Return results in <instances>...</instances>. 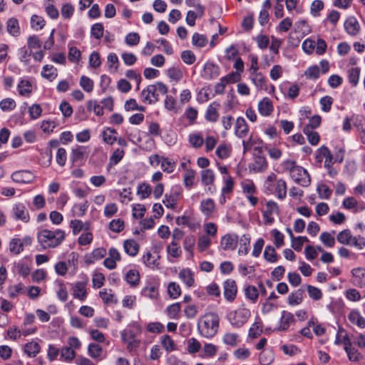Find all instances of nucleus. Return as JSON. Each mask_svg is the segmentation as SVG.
Segmentation results:
<instances>
[{"label": "nucleus", "instance_id": "obj_1", "mask_svg": "<svg viewBox=\"0 0 365 365\" xmlns=\"http://www.w3.org/2000/svg\"><path fill=\"white\" fill-rule=\"evenodd\" d=\"M65 236V232L62 230L57 229L55 231H51L44 229L38 232L37 239L43 249L53 248L61 244Z\"/></svg>", "mask_w": 365, "mask_h": 365}, {"label": "nucleus", "instance_id": "obj_2", "mask_svg": "<svg viewBox=\"0 0 365 365\" xmlns=\"http://www.w3.org/2000/svg\"><path fill=\"white\" fill-rule=\"evenodd\" d=\"M219 317L217 314L210 312L205 314L197 324L200 334L206 338L214 336L218 329Z\"/></svg>", "mask_w": 365, "mask_h": 365}, {"label": "nucleus", "instance_id": "obj_3", "mask_svg": "<svg viewBox=\"0 0 365 365\" xmlns=\"http://www.w3.org/2000/svg\"><path fill=\"white\" fill-rule=\"evenodd\" d=\"M167 92V86L159 81L155 84L148 86L142 91L140 96L143 102L153 104L159 101V93L165 94Z\"/></svg>", "mask_w": 365, "mask_h": 365}, {"label": "nucleus", "instance_id": "obj_4", "mask_svg": "<svg viewBox=\"0 0 365 365\" xmlns=\"http://www.w3.org/2000/svg\"><path fill=\"white\" fill-rule=\"evenodd\" d=\"M337 241L349 246H354L359 250H362L365 247V239L359 235L354 237L351 234V231L348 229L341 231L336 236Z\"/></svg>", "mask_w": 365, "mask_h": 365}, {"label": "nucleus", "instance_id": "obj_5", "mask_svg": "<svg viewBox=\"0 0 365 365\" xmlns=\"http://www.w3.org/2000/svg\"><path fill=\"white\" fill-rule=\"evenodd\" d=\"M250 316V312L248 309H240L230 312L227 315V319L233 327L240 328L247 321Z\"/></svg>", "mask_w": 365, "mask_h": 365}, {"label": "nucleus", "instance_id": "obj_6", "mask_svg": "<svg viewBox=\"0 0 365 365\" xmlns=\"http://www.w3.org/2000/svg\"><path fill=\"white\" fill-rule=\"evenodd\" d=\"M292 176L294 180L302 186L307 187L310 185L311 178L307 170L302 167L291 169Z\"/></svg>", "mask_w": 365, "mask_h": 365}, {"label": "nucleus", "instance_id": "obj_7", "mask_svg": "<svg viewBox=\"0 0 365 365\" xmlns=\"http://www.w3.org/2000/svg\"><path fill=\"white\" fill-rule=\"evenodd\" d=\"M279 208L277 202L273 200H269L266 202V210H262L263 218L267 224H272L274 218L272 217L273 214H278Z\"/></svg>", "mask_w": 365, "mask_h": 365}, {"label": "nucleus", "instance_id": "obj_8", "mask_svg": "<svg viewBox=\"0 0 365 365\" xmlns=\"http://www.w3.org/2000/svg\"><path fill=\"white\" fill-rule=\"evenodd\" d=\"M87 155L88 153L85 147L79 146L75 149H73L69 158L71 162L72 163V166L81 165Z\"/></svg>", "mask_w": 365, "mask_h": 365}, {"label": "nucleus", "instance_id": "obj_9", "mask_svg": "<svg viewBox=\"0 0 365 365\" xmlns=\"http://www.w3.org/2000/svg\"><path fill=\"white\" fill-rule=\"evenodd\" d=\"M12 215L16 220L28 222L30 220L29 212L23 203H17L13 206Z\"/></svg>", "mask_w": 365, "mask_h": 365}, {"label": "nucleus", "instance_id": "obj_10", "mask_svg": "<svg viewBox=\"0 0 365 365\" xmlns=\"http://www.w3.org/2000/svg\"><path fill=\"white\" fill-rule=\"evenodd\" d=\"M239 237L235 234H226L220 240V246L223 250H234L237 247Z\"/></svg>", "mask_w": 365, "mask_h": 365}, {"label": "nucleus", "instance_id": "obj_11", "mask_svg": "<svg viewBox=\"0 0 365 365\" xmlns=\"http://www.w3.org/2000/svg\"><path fill=\"white\" fill-rule=\"evenodd\" d=\"M224 296L225 298L230 302L233 301L237 294V288L236 282L234 279H227L224 284Z\"/></svg>", "mask_w": 365, "mask_h": 365}, {"label": "nucleus", "instance_id": "obj_12", "mask_svg": "<svg viewBox=\"0 0 365 365\" xmlns=\"http://www.w3.org/2000/svg\"><path fill=\"white\" fill-rule=\"evenodd\" d=\"M88 282V279L86 278L84 281L77 282L74 284L72 291L73 296L76 299H78L81 301H84L86 298L87 292L86 285Z\"/></svg>", "mask_w": 365, "mask_h": 365}, {"label": "nucleus", "instance_id": "obj_13", "mask_svg": "<svg viewBox=\"0 0 365 365\" xmlns=\"http://www.w3.org/2000/svg\"><path fill=\"white\" fill-rule=\"evenodd\" d=\"M34 178V175L29 170L16 171L11 175V179L18 183H30Z\"/></svg>", "mask_w": 365, "mask_h": 365}, {"label": "nucleus", "instance_id": "obj_14", "mask_svg": "<svg viewBox=\"0 0 365 365\" xmlns=\"http://www.w3.org/2000/svg\"><path fill=\"white\" fill-rule=\"evenodd\" d=\"M204 77L207 79L213 80L217 78L220 73V68L212 62H207L203 67Z\"/></svg>", "mask_w": 365, "mask_h": 365}, {"label": "nucleus", "instance_id": "obj_15", "mask_svg": "<svg viewBox=\"0 0 365 365\" xmlns=\"http://www.w3.org/2000/svg\"><path fill=\"white\" fill-rule=\"evenodd\" d=\"M344 29L351 36H356L360 30V26L354 16H349L344 24Z\"/></svg>", "mask_w": 365, "mask_h": 365}, {"label": "nucleus", "instance_id": "obj_16", "mask_svg": "<svg viewBox=\"0 0 365 365\" xmlns=\"http://www.w3.org/2000/svg\"><path fill=\"white\" fill-rule=\"evenodd\" d=\"M353 283L359 287H365V269L362 267L354 268L351 270Z\"/></svg>", "mask_w": 365, "mask_h": 365}, {"label": "nucleus", "instance_id": "obj_17", "mask_svg": "<svg viewBox=\"0 0 365 365\" xmlns=\"http://www.w3.org/2000/svg\"><path fill=\"white\" fill-rule=\"evenodd\" d=\"M235 135L238 138H244L247 135L249 128L245 121V120L242 117H239L236 120L235 123Z\"/></svg>", "mask_w": 365, "mask_h": 365}, {"label": "nucleus", "instance_id": "obj_18", "mask_svg": "<svg viewBox=\"0 0 365 365\" xmlns=\"http://www.w3.org/2000/svg\"><path fill=\"white\" fill-rule=\"evenodd\" d=\"M258 110L259 113L263 116H268L271 115L272 112L273 111L272 101L267 97L264 98L258 103Z\"/></svg>", "mask_w": 365, "mask_h": 365}, {"label": "nucleus", "instance_id": "obj_19", "mask_svg": "<svg viewBox=\"0 0 365 365\" xmlns=\"http://www.w3.org/2000/svg\"><path fill=\"white\" fill-rule=\"evenodd\" d=\"M180 191L178 190H172L170 195L165 194L163 202L168 208L174 209L177 205Z\"/></svg>", "mask_w": 365, "mask_h": 365}, {"label": "nucleus", "instance_id": "obj_20", "mask_svg": "<svg viewBox=\"0 0 365 365\" xmlns=\"http://www.w3.org/2000/svg\"><path fill=\"white\" fill-rule=\"evenodd\" d=\"M267 163L265 158L260 155H255L254 163L249 166L250 170L258 173L263 172L267 168Z\"/></svg>", "mask_w": 365, "mask_h": 365}, {"label": "nucleus", "instance_id": "obj_21", "mask_svg": "<svg viewBox=\"0 0 365 365\" xmlns=\"http://www.w3.org/2000/svg\"><path fill=\"white\" fill-rule=\"evenodd\" d=\"M220 107L219 103L213 102L209 105L207 108L205 118L207 121L216 122L219 117L217 108Z\"/></svg>", "mask_w": 365, "mask_h": 365}, {"label": "nucleus", "instance_id": "obj_22", "mask_svg": "<svg viewBox=\"0 0 365 365\" xmlns=\"http://www.w3.org/2000/svg\"><path fill=\"white\" fill-rule=\"evenodd\" d=\"M123 247L128 255L135 257L138 253L140 245L133 240H126L124 241Z\"/></svg>", "mask_w": 365, "mask_h": 365}, {"label": "nucleus", "instance_id": "obj_23", "mask_svg": "<svg viewBox=\"0 0 365 365\" xmlns=\"http://www.w3.org/2000/svg\"><path fill=\"white\" fill-rule=\"evenodd\" d=\"M294 315L292 313L288 312L287 311H282L281 319H280L281 324L279 327V330H280V331L287 330L289 328L291 323H292L294 322Z\"/></svg>", "mask_w": 365, "mask_h": 365}, {"label": "nucleus", "instance_id": "obj_24", "mask_svg": "<svg viewBox=\"0 0 365 365\" xmlns=\"http://www.w3.org/2000/svg\"><path fill=\"white\" fill-rule=\"evenodd\" d=\"M275 192L279 200H283L287 195V184L283 179H276Z\"/></svg>", "mask_w": 365, "mask_h": 365}, {"label": "nucleus", "instance_id": "obj_25", "mask_svg": "<svg viewBox=\"0 0 365 365\" xmlns=\"http://www.w3.org/2000/svg\"><path fill=\"white\" fill-rule=\"evenodd\" d=\"M41 347L38 342L31 341L25 344L24 351L30 357L36 356L40 351Z\"/></svg>", "mask_w": 365, "mask_h": 365}, {"label": "nucleus", "instance_id": "obj_26", "mask_svg": "<svg viewBox=\"0 0 365 365\" xmlns=\"http://www.w3.org/2000/svg\"><path fill=\"white\" fill-rule=\"evenodd\" d=\"M215 209V202L212 199L202 200L200 204V210L204 215L209 217L213 212Z\"/></svg>", "mask_w": 365, "mask_h": 365}, {"label": "nucleus", "instance_id": "obj_27", "mask_svg": "<svg viewBox=\"0 0 365 365\" xmlns=\"http://www.w3.org/2000/svg\"><path fill=\"white\" fill-rule=\"evenodd\" d=\"M125 281L132 287H135L139 284L140 274L135 269H130L125 277Z\"/></svg>", "mask_w": 365, "mask_h": 365}, {"label": "nucleus", "instance_id": "obj_28", "mask_svg": "<svg viewBox=\"0 0 365 365\" xmlns=\"http://www.w3.org/2000/svg\"><path fill=\"white\" fill-rule=\"evenodd\" d=\"M240 247L238 250L240 255H246L249 252V247L250 244V237L249 235H243L240 239Z\"/></svg>", "mask_w": 365, "mask_h": 365}, {"label": "nucleus", "instance_id": "obj_29", "mask_svg": "<svg viewBox=\"0 0 365 365\" xmlns=\"http://www.w3.org/2000/svg\"><path fill=\"white\" fill-rule=\"evenodd\" d=\"M41 76L50 81H52L57 76V69L52 65H45L43 67Z\"/></svg>", "mask_w": 365, "mask_h": 365}, {"label": "nucleus", "instance_id": "obj_30", "mask_svg": "<svg viewBox=\"0 0 365 365\" xmlns=\"http://www.w3.org/2000/svg\"><path fill=\"white\" fill-rule=\"evenodd\" d=\"M180 279L187 286L192 287L195 282L192 273L190 269H182L179 273Z\"/></svg>", "mask_w": 365, "mask_h": 365}, {"label": "nucleus", "instance_id": "obj_31", "mask_svg": "<svg viewBox=\"0 0 365 365\" xmlns=\"http://www.w3.org/2000/svg\"><path fill=\"white\" fill-rule=\"evenodd\" d=\"M304 291L302 289H299L295 292L290 294L288 297V303L291 306L298 305L302 303L303 299Z\"/></svg>", "mask_w": 365, "mask_h": 365}, {"label": "nucleus", "instance_id": "obj_32", "mask_svg": "<svg viewBox=\"0 0 365 365\" xmlns=\"http://www.w3.org/2000/svg\"><path fill=\"white\" fill-rule=\"evenodd\" d=\"M274 353L270 349H265L259 354V360L262 365H269L274 361Z\"/></svg>", "mask_w": 365, "mask_h": 365}, {"label": "nucleus", "instance_id": "obj_33", "mask_svg": "<svg viewBox=\"0 0 365 365\" xmlns=\"http://www.w3.org/2000/svg\"><path fill=\"white\" fill-rule=\"evenodd\" d=\"M263 255L264 259L269 262L274 263L278 260V255L276 250L271 245H268L265 247Z\"/></svg>", "mask_w": 365, "mask_h": 365}, {"label": "nucleus", "instance_id": "obj_34", "mask_svg": "<svg viewBox=\"0 0 365 365\" xmlns=\"http://www.w3.org/2000/svg\"><path fill=\"white\" fill-rule=\"evenodd\" d=\"M7 31L12 36H16L20 34L19 21L15 18H10L7 21Z\"/></svg>", "mask_w": 365, "mask_h": 365}, {"label": "nucleus", "instance_id": "obj_35", "mask_svg": "<svg viewBox=\"0 0 365 365\" xmlns=\"http://www.w3.org/2000/svg\"><path fill=\"white\" fill-rule=\"evenodd\" d=\"M277 175L274 173H271L266 179L264 183V192L267 194L272 193L274 187L275 188Z\"/></svg>", "mask_w": 365, "mask_h": 365}, {"label": "nucleus", "instance_id": "obj_36", "mask_svg": "<svg viewBox=\"0 0 365 365\" xmlns=\"http://www.w3.org/2000/svg\"><path fill=\"white\" fill-rule=\"evenodd\" d=\"M124 151L121 149H116L110 155L107 169L109 170L113 165L118 164L123 158Z\"/></svg>", "mask_w": 365, "mask_h": 365}, {"label": "nucleus", "instance_id": "obj_37", "mask_svg": "<svg viewBox=\"0 0 365 365\" xmlns=\"http://www.w3.org/2000/svg\"><path fill=\"white\" fill-rule=\"evenodd\" d=\"M303 132L311 145H316L319 143L320 137L317 132L309 130V128H304Z\"/></svg>", "mask_w": 365, "mask_h": 365}, {"label": "nucleus", "instance_id": "obj_38", "mask_svg": "<svg viewBox=\"0 0 365 365\" xmlns=\"http://www.w3.org/2000/svg\"><path fill=\"white\" fill-rule=\"evenodd\" d=\"M360 76V68L359 67L351 68L348 70V78L349 83L356 86L358 84Z\"/></svg>", "mask_w": 365, "mask_h": 365}, {"label": "nucleus", "instance_id": "obj_39", "mask_svg": "<svg viewBox=\"0 0 365 365\" xmlns=\"http://www.w3.org/2000/svg\"><path fill=\"white\" fill-rule=\"evenodd\" d=\"M45 20L42 16L34 14L31 17V26L34 30H41L45 26Z\"/></svg>", "mask_w": 365, "mask_h": 365}, {"label": "nucleus", "instance_id": "obj_40", "mask_svg": "<svg viewBox=\"0 0 365 365\" xmlns=\"http://www.w3.org/2000/svg\"><path fill=\"white\" fill-rule=\"evenodd\" d=\"M201 180L202 182L205 185L212 184L215 180L214 172L210 169L202 170L201 172Z\"/></svg>", "mask_w": 365, "mask_h": 365}, {"label": "nucleus", "instance_id": "obj_41", "mask_svg": "<svg viewBox=\"0 0 365 365\" xmlns=\"http://www.w3.org/2000/svg\"><path fill=\"white\" fill-rule=\"evenodd\" d=\"M168 293L170 298L177 299L181 294L180 285L174 282L169 283Z\"/></svg>", "mask_w": 365, "mask_h": 365}, {"label": "nucleus", "instance_id": "obj_42", "mask_svg": "<svg viewBox=\"0 0 365 365\" xmlns=\"http://www.w3.org/2000/svg\"><path fill=\"white\" fill-rule=\"evenodd\" d=\"M192 43L197 47L202 48L207 44V39L205 35L195 33L192 35Z\"/></svg>", "mask_w": 365, "mask_h": 365}, {"label": "nucleus", "instance_id": "obj_43", "mask_svg": "<svg viewBox=\"0 0 365 365\" xmlns=\"http://www.w3.org/2000/svg\"><path fill=\"white\" fill-rule=\"evenodd\" d=\"M349 319L353 324H356L360 328L365 327V319L359 312H351L349 315Z\"/></svg>", "mask_w": 365, "mask_h": 365}, {"label": "nucleus", "instance_id": "obj_44", "mask_svg": "<svg viewBox=\"0 0 365 365\" xmlns=\"http://www.w3.org/2000/svg\"><path fill=\"white\" fill-rule=\"evenodd\" d=\"M16 106L15 101L10 98H4L0 102V108L4 112L13 110Z\"/></svg>", "mask_w": 365, "mask_h": 365}, {"label": "nucleus", "instance_id": "obj_45", "mask_svg": "<svg viewBox=\"0 0 365 365\" xmlns=\"http://www.w3.org/2000/svg\"><path fill=\"white\" fill-rule=\"evenodd\" d=\"M161 344L163 348L168 351L170 352L175 349V344L171 337L168 335H163L161 339Z\"/></svg>", "mask_w": 365, "mask_h": 365}, {"label": "nucleus", "instance_id": "obj_46", "mask_svg": "<svg viewBox=\"0 0 365 365\" xmlns=\"http://www.w3.org/2000/svg\"><path fill=\"white\" fill-rule=\"evenodd\" d=\"M80 86L86 92L90 93L93 89V81L86 76H82L80 78Z\"/></svg>", "mask_w": 365, "mask_h": 365}, {"label": "nucleus", "instance_id": "obj_47", "mask_svg": "<svg viewBox=\"0 0 365 365\" xmlns=\"http://www.w3.org/2000/svg\"><path fill=\"white\" fill-rule=\"evenodd\" d=\"M189 142L192 147L199 148L202 145L204 140L200 133H193L189 135Z\"/></svg>", "mask_w": 365, "mask_h": 365}, {"label": "nucleus", "instance_id": "obj_48", "mask_svg": "<svg viewBox=\"0 0 365 365\" xmlns=\"http://www.w3.org/2000/svg\"><path fill=\"white\" fill-rule=\"evenodd\" d=\"M195 176V171L190 169L187 170L183 176V182L184 185L187 187L188 189H190V187L192 186L194 182V179Z\"/></svg>", "mask_w": 365, "mask_h": 365}, {"label": "nucleus", "instance_id": "obj_49", "mask_svg": "<svg viewBox=\"0 0 365 365\" xmlns=\"http://www.w3.org/2000/svg\"><path fill=\"white\" fill-rule=\"evenodd\" d=\"M304 75L309 79L317 80L320 75V68L317 65L310 66L306 70Z\"/></svg>", "mask_w": 365, "mask_h": 365}, {"label": "nucleus", "instance_id": "obj_50", "mask_svg": "<svg viewBox=\"0 0 365 365\" xmlns=\"http://www.w3.org/2000/svg\"><path fill=\"white\" fill-rule=\"evenodd\" d=\"M31 84L29 81L21 80L18 84V91L21 96L29 95L31 92Z\"/></svg>", "mask_w": 365, "mask_h": 365}, {"label": "nucleus", "instance_id": "obj_51", "mask_svg": "<svg viewBox=\"0 0 365 365\" xmlns=\"http://www.w3.org/2000/svg\"><path fill=\"white\" fill-rule=\"evenodd\" d=\"M344 350L347 354L348 358L351 361H358L362 357L361 354L357 349L351 346L344 347Z\"/></svg>", "mask_w": 365, "mask_h": 365}, {"label": "nucleus", "instance_id": "obj_52", "mask_svg": "<svg viewBox=\"0 0 365 365\" xmlns=\"http://www.w3.org/2000/svg\"><path fill=\"white\" fill-rule=\"evenodd\" d=\"M168 76L175 81H178L182 78L181 69L176 67H171L167 70Z\"/></svg>", "mask_w": 365, "mask_h": 365}, {"label": "nucleus", "instance_id": "obj_53", "mask_svg": "<svg viewBox=\"0 0 365 365\" xmlns=\"http://www.w3.org/2000/svg\"><path fill=\"white\" fill-rule=\"evenodd\" d=\"M181 309L180 302L174 303L167 307V312L170 319H178V314Z\"/></svg>", "mask_w": 365, "mask_h": 365}, {"label": "nucleus", "instance_id": "obj_54", "mask_svg": "<svg viewBox=\"0 0 365 365\" xmlns=\"http://www.w3.org/2000/svg\"><path fill=\"white\" fill-rule=\"evenodd\" d=\"M102 347L97 344L91 343L88 345V352L91 357L96 359L101 356L102 353Z\"/></svg>", "mask_w": 365, "mask_h": 365}, {"label": "nucleus", "instance_id": "obj_55", "mask_svg": "<svg viewBox=\"0 0 365 365\" xmlns=\"http://www.w3.org/2000/svg\"><path fill=\"white\" fill-rule=\"evenodd\" d=\"M103 26L101 23L94 24L91 30V36L96 38L100 39L103 36Z\"/></svg>", "mask_w": 365, "mask_h": 365}, {"label": "nucleus", "instance_id": "obj_56", "mask_svg": "<svg viewBox=\"0 0 365 365\" xmlns=\"http://www.w3.org/2000/svg\"><path fill=\"white\" fill-rule=\"evenodd\" d=\"M317 190L321 199H329L332 193V190L325 184L318 185Z\"/></svg>", "mask_w": 365, "mask_h": 365}, {"label": "nucleus", "instance_id": "obj_57", "mask_svg": "<svg viewBox=\"0 0 365 365\" xmlns=\"http://www.w3.org/2000/svg\"><path fill=\"white\" fill-rule=\"evenodd\" d=\"M181 58L187 65H192L196 60L195 55L190 50L183 51L181 53Z\"/></svg>", "mask_w": 365, "mask_h": 365}, {"label": "nucleus", "instance_id": "obj_58", "mask_svg": "<svg viewBox=\"0 0 365 365\" xmlns=\"http://www.w3.org/2000/svg\"><path fill=\"white\" fill-rule=\"evenodd\" d=\"M151 192V187L147 183H142L138 187L137 193L141 195V199L148 197Z\"/></svg>", "mask_w": 365, "mask_h": 365}, {"label": "nucleus", "instance_id": "obj_59", "mask_svg": "<svg viewBox=\"0 0 365 365\" xmlns=\"http://www.w3.org/2000/svg\"><path fill=\"white\" fill-rule=\"evenodd\" d=\"M319 238L323 244L327 247H332L334 246L335 239L331 235L330 233L324 232L321 234Z\"/></svg>", "mask_w": 365, "mask_h": 365}, {"label": "nucleus", "instance_id": "obj_60", "mask_svg": "<svg viewBox=\"0 0 365 365\" xmlns=\"http://www.w3.org/2000/svg\"><path fill=\"white\" fill-rule=\"evenodd\" d=\"M211 244V240L207 235H202L199 237L197 247L200 252L207 250Z\"/></svg>", "mask_w": 365, "mask_h": 365}, {"label": "nucleus", "instance_id": "obj_61", "mask_svg": "<svg viewBox=\"0 0 365 365\" xmlns=\"http://www.w3.org/2000/svg\"><path fill=\"white\" fill-rule=\"evenodd\" d=\"M109 228L116 233L120 232L124 228V222L120 219L113 220L109 223Z\"/></svg>", "mask_w": 365, "mask_h": 365}, {"label": "nucleus", "instance_id": "obj_62", "mask_svg": "<svg viewBox=\"0 0 365 365\" xmlns=\"http://www.w3.org/2000/svg\"><path fill=\"white\" fill-rule=\"evenodd\" d=\"M125 41L128 46H136L139 43L140 36L138 33L130 32L125 36Z\"/></svg>", "mask_w": 365, "mask_h": 365}, {"label": "nucleus", "instance_id": "obj_63", "mask_svg": "<svg viewBox=\"0 0 365 365\" xmlns=\"http://www.w3.org/2000/svg\"><path fill=\"white\" fill-rule=\"evenodd\" d=\"M324 8V3L321 0H314L311 5V14L313 16H319V11Z\"/></svg>", "mask_w": 365, "mask_h": 365}, {"label": "nucleus", "instance_id": "obj_64", "mask_svg": "<svg viewBox=\"0 0 365 365\" xmlns=\"http://www.w3.org/2000/svg\"><path fill=\"white\" fill-rule=\"evenodd\" d=\"M81 56V53L79 49H78L75 46H71L69 47L68 51V59L71 62H78Z\"/></svg>", "mask_w": 365, "mask_h": 365}]
</instances>
